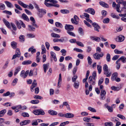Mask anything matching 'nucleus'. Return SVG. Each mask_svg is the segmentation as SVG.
Returning <instances> with one entry per match:
<instances>
[{
  "mask_svg": "<svg viewBox=\"0 0 126 126\" xmlns=\"http://www.w3.org/2000/svg\"><path fill=\"white\" fill-rule=\"evenodd\" d=\"M5 3L6 4L7 6L11 8L13 7V6L12 4L9 1H5Z\"/></svg>",
  "mask_w": 126,
  "mask_h": 126,
  "instance_id": "obj_30",
  "label": "nucleus"
},
{
  "mask_svg": "<svg viewBox=\"0 0 126 126\" xmlns=\"http://www.w3.org/2000/svg\"><path fill=\"white\" fill-rule=\"evenodd\" d=\"M106 59L108 62H109L110 61V56L109 53H107V54Z\"/></svg>",
  "mask_w": 126,
  "mask_h": 126,
  "instance_id": "obj_46",
  "label": "nucleus"
},
{
  "mask_svg": "<svg viewBox=\"0 0 126 126\" xmlns=\"http://www.w3.org/2000/svg\"><path fill=\"white\" fill-rule=\"evenodd\" d=\"M18 80V79L16 78H15L14 79L12 83V85L13 86L15 85L16 84V83L17 81Z\"/></svg>",
  "mask_w": 126,
  "mask_h": 126,
  "instance_id": "obj_57",
  "label": "nucleus"
},
{
  "mask_svg": "<svg viewBox=\"0 0 126 126\" xmlns=\"http://www.w3.org/2000/svg\"><path fill=\"white\" fill-rule=\"evenodd\" d=\"M88 110L92 112H96V110L95 109L91 107H88Z\"/></svg>",
  "mask_w": 126,
  "mask_h": 126,
  "instance_id": "obj_45",
  "label": "nucleus"
},
{
  "mask_svg": "<svg viewBox=\"0 0 126 126\" xmlns=\"http://www.w3.org/2000/svg\"><path fill=\"white\" fill-rule=\"evenodd\" d=\"M16 43L15 41L12 42L11 43V45L12 47L14 49L16 48Z\"/></svg>",
  "mask_w": 126,
  "mask_h": 126,
  "instance_id": "obj_32",
  "label": "nucleus"
},
{
  "mask_svg": "<svg viewBox=\"0 0 126 126\" xmlns=\"http://www.w3.org/2000/svg\"><path fill=\"white\" fill-rule=\"evenodd\" d=\"M101 13L103 17H105L107 14V12L105 10H103L102 11Z\"/></svg>",
  "mask_w": 126,
  "mask_h": 126,
  "instance_id": "obj_48",
  "label": "nucleus"
},
{
  "mask_svg": "<svg viewBox=\"0 0 126 126\" xmlns=\"http://www.w3.org/2000/svg\"><path fill=\"white\" fill-rule=\"evenodd\" d=\"M30 20L32 22V24L33 26H35L36 27H38V26L35 24V21L34 18L32 16L30 18Z\"/></svg>",
  "mask_w": 126,
  "mask_h": 126,
  "instance_id": "obj_21",
  "label": "nucleus"
},
{
  "mask_svg": "<svg viewBox=\"0 0 126 126\" xmlns=\"http://www.w3.org/2000/svg\"><path fill=\"white\" fill-rule=\"evenodd\" d=\"M61 39H58V41L63 42H66L68 41L67 38L66 37H62Z\"/></svg>",
  "mask_w": 126,
  "mask_h": 126,
  "instance_id": "obj_29",
  "label": "nucleus"
},
{
  "mask_svg": "<svg viewBox=\"0 0 126 126\" xmlns=\"http://www.w3.org/2000/svg\"><path fill=\"white\" fill-rule=\"evenodd\" d=\"M89 83L91 85H94L95 84V79H94L92 76H90L88 79Z\"/></svg>",
  "mask_w": 126,
  "mask_h": 126,
  "instance_id": "obj_6",
  "label": "nucleus"
},
{
  "mask_svg": "<svg viewBox=\"0 0 126 126\" xmlns=\"http://www.w3.org/2000/svg\"><path fill=\"white\" fill-rule=\"evenodd\" d=\"M120 60H121L123 63H125L126 62V58L124 56H122L117 61V62H119Z\"/></svg>",
  "mask_w": 126,
  "mask_h": 126,
  "instance_id": "obj_16",
  "label": "nucleus"
},
{
  "mask_svg": "<svg viewBox=\"0 0 126 126\" xmlns=\"http://www.w3.org/2000/svg\"><path fill=\"white\" fill-rule=\"evenodd\" d=\"M65 29L68 31H72L74 29L73 26L71 25L66 24L65 26Z\"/></svg>",
  "mask_w": 126,
  "mask_h": 126,
  "instance_id": "obj_9",
  "label": "nucleus"
},
{
  "mask_svg": "<svg viewBox=\"0 0 126 126\" xmlns=\"http://www.w3.org/2000/svg\"><path fill=\"white\" fill-rule=\"evenodd\" d=\"M74 86L75 88L76 89H78L79 87V83L78 82H74Z\"/></svg>",
  "mask_w": 126,
  "mask_h": 126,
  "instance_id": "obj_50",
  "label": "nucleus"
},
{
  "mask_svg": "<svg viewBox=\"0 0 126 126\" xmlns=\"http://www.w3.org/2000/svg\"><path fill=\"white\" fill-rule=\"evenodd\" d=\"M51 35L52 37L54 38H59L60 36V35L58 34L53 33H51Z\"/></svg>",
  "mask_w": 126,
  "mask_h": 126,
  "instance_id": "obj_35",
  "label": "nucleus"
},
{
  "mask_svg": "<svg viewBox=\"0 0 126 126\" xmlns=\"http://www.w3.org/2000/svg\"><path fill=\"white\" fill-rule=\"evenodd\" d=\"M76 43L78 46L82 47H84V45L83 44L82 42H80L77 41Z\"/></svg>",
  "mask_w": 126,
  "mask_h": 126,
  "instance_id": "obj_58",
  "label": "nucleus"
},
{
  "mask_svg": "<svg viewBox=\"0 0 126 126\" xmlns=\"http://www.w3.org/2000/svg\"><path fill=\"white\" fill-rule=\"evenodd\" d=\"M60 12L63 14H67L69 12V11L67 9H63L60 10Z\"/></svg>",
  "mask_w": 126,
  "mask_h": 126,
  "instance_id": "obj_38",
  "label": "nucleus"
},
{
  "mask_svg": "<svg viewBox=\"0 0 126 126\" xmlns=\"http://www.w3.org/2000/svg\"><path fill=\"white\" fill-rule=\"evenodd\" d=\"M99 3L101 6L105 8H108L109 7V6L108 4L104 1H100L99 2Z\"/></svg>",
  "mask_w": 126,
  "mask_h": 126,
  "instance_id": "obj_13",
  "label": "nucleus"
},
{
  "mask_svg": "<svg viewBox=\"0 0 126 126\" xmlns=\"http://www.w3.org/2000/svg\"><path fill=\"white\" fill-rule=\"evenodd\" d=\"M120 7V4H117L116 5V11L118 12L123 13H126V7H123L120 11L119 8Z\"/></svg>",
  "mask_w": 126,
  "mask_h": 126,
  "instance_id": "obj_2",
  "label": "nucleus"
},
{
  "mask_svg": "<svg viewBox=\"0 0 126 126\" xmlns=\"http://www.w3.org/2000/svg\"><path fill=\"white\" fill-rule=\"evenodd\" d=\"M9 63V60L5 62V64L2 67V69H6L8 66V64Z\"/></svg>",
  "mask_w": 126,
  "mask_h": 126,
  "instance_id": "obj_49",
  "label": "nucleus"
},
{
  "mask_svg": "<svg viewBox=\"0 0 126 126\" xmlns=\"http://www.w3.org/2000/svg\"><path fill=\"white\" fill-rule=\"evenodd\" d=\"M5 7L4 5L2 3L0 4V9L2 10L5 9Z\"/></svg>",
  "mask_w": 126,
  "mask_h": 126,
  "instance_id": "obj_61",
  "label": "nucleus"
},
{
  "mask_svg": "<svg viewBox=\"0 0 126 126\" xmlns=\"http://www.w3.org/2000/svg\"><path fill=\"white\" fill-rule=\"evenodd\" d=\"M25 71L22 70L21 71L20 74V76L23 78H25L26 77H25Z\"/></svg>",
  "mask_w": 126,
  "mask_h": 126,
  "instance_id": "obj_54",
  "label": "nucleus"
},
{
  "mask_svg": "<svg viewBox=\"0 0 126 126\" xmlns=\"http://www.w3.org/2000/svg\"><path fill=\"white\" fill-rule=\"evenodd\" d=\"M74 50L79 52L82 53L83 52V51L82 49L78 48H74Z\"/></svg>",
  "mask_w": 126,
  "mask_h": 126,
  "instance_id": "obj_64",
  "label": "nucleus"
},
{
  "mask_svg": "<svg viewBox=\"0 0 126 126\" xmlns=\"http://www.w3.org/2000/svg\"><path fill=\"white\" fill-rule=\"evenodd\" d=\"M104 55L103 53L101 54H98L96 53H94L93 55L94 58L97 60H99L100 59V58L102 57Z\"/></svg>",
  "mask_w": 126,
  "mask_h": 126,
  "instance_id": "obj_7",
  "label": "nucleus"
},
{
  "mask_svg": "<svg viewBox=\"0 0 126 126\" xmlns=\"http://www.w3.org/2000/svg\"><path fill=\"white\" fill-rule=\"evenodd\" d=\"M106 94V92L104 90H101L100 95L101 96V99L102 100H104L105 98V96Z\"/></svg>",
  "mask_w": 126,
  "mask_h": 126,
  "instance_id": "obj_11",
  "label": "nucleus"
},
{
  "mask_svg": "<svg viewBox=\"0 0 126 126\" xmlns=\"http://www.w3.org/2000/svg\"><path fill=\"white\" fill-rule=\"evenodd\" d=\"M91 39L93 40H95L97 42H99L100 40V38L99 37H98L94 38L93 37H91Z\"/></svg>",
  "mask_w": 126,
  "mask_h": 126,
  "instance_id": "obj_43",
  "label": "nucleus"
},
{
  "mask_svg": "<svg viewBox=\"0 0 126 126\" xmlns=\"http://www.w3.org/2000/svg\"><path fill=\"white\" fill-rule=\"evenodd\" d=\"M20 66H18L16 68L14 75L15 76H16L18 73V72L20 71Z\"/></svg>",
  "mask_w": 126,
  "mask_h": 126,
  "instance_id": "obj_31",
  "label": "nucleus"
},
{
  "mask_svg": "<svg viewBox=\"0 0 126 126\" xmlns=\"http://www.w3.org/2000/svg\"><path fill=\"white\" fill-rule=\"evenodd\" d=\"M118 119L117 117H113L111 118V120L112 121L114 122H117Z\"/></svg>",
  "mask_w": 126,
  "mask_h": 126,
  "instance_id": "obj_62",
  "label": "nucleus"
},
{
  "mask_svg": "<svg viewBox=\"0 0 126 126\" xmlns=\"http://www.w3.org/2000/svg\"><path fill=\"white\" fill-rule=\"evenodd\" d=\"M110 21V19L108 18H106L104 19L103 20V22L104 23H108Z\"/></svg>",
  "mask_w": 126,
  "mask_h": 126,
  "instance_id": "obj_40",
  "label": "nucleus"
},
{
  "mask_svg": "<svg viewBox=\"0 0 126 126\" xmlns=\"http://www.w3.org/2000/svg\"><path fill=\"white\" fill-rule=\"evenodd\" d=\"M18 2L20 5L24 8H26L28 7V5L24 3L21 1H18Z\"/></svg>",
  "mask_w": 126,
  "mask_h": 126,
  "instance_id": "obj_20",
  "label": "nucleus"
},
{
  "mask_svg": "<svg viewBox=\"0 0 126 126\" xmlns=\"http://www.w3.org/2000/svg\"><path fill=\"white\" fill-rule=\"evenodd\" d=\"M77 78L78 76L77 75H74L72 79V81L73 82H75L76 81Z\"/></svg>",
  "mask_w": 126,
  "mask_h": 126,
  "instance_id": "obj_59",
  "label": "nucleus"
},
{
  "mask_svg": "<svg viewBox=\"0 0 126 126\" xmlns=\"http://www.w3.org/2000/svg\"><path fill=\"white\" fill-rule=\"evenodd\" d=\"M111 88L112 90L114 91H118L120 89L119 87H117L114 86H112Z\"/></svg>",
  "mask_w": 126,
  "mask_h": 126,
  "instance_id": "obj_52",
  "label": "nucleus"
},
{
  "mask_svg": "<svg viewBox=\"0 0 126 126\" xmlns=\"http://www.w3.org/2000/svg\"><path fill=\"white\" fill-rule=\"evenodd\" d=\"M39 101L37 99H35L31 101V103L33 104H37L38 103Z\"/></svg>",
  "mask_w": 126,
  "mask_h": 126,
  "instance_id": "obj_55",
  "label": "nucleus"
},
{
  "mask_svg": "<svg viewBox=\"0 0 126 126\" xmlns=\"http://www.w3.org/2000/svg\"><path fill=\"white\" fill-rule=\"evenodd\" d=\"M118 73L115 72L113 73L111 76V79L112 81L115 80L118 76Z\"/></svg>",
  "mask_w": 126,
  "mask_h": 126,
  "instance_id": "obj_17",
  "label": "nucleus"
},
{
  "mask_svg": "<svg viewBox=\"0 0 126 126\" xmlns=\"http://www.w3.org/2000/svg\"><path fill=\"white\" fill-rule=\"evenodd\" d=\"M55 25L57 27L61 28L63 27V26L62 24L58 22H56L55 23Z\"/></svg>",
  "mask_w": 126,
  "mask_h": 126,
  "instance_id": "obj_44",
  "label": "nucleus"
},
{
  "mask_svg": "<svg viewBox=\"0 0 126 126\" xmlns=\"http://www.w3.org/2000/svg\"><path fill=\"white\" fill-rule=\"evenodd\" d=\"M62 81V77L61 75V74H60L59 75V79L58 80V82L57 84V86L58 88L60 87V85L61 84V83H60Z\"/></svg>",
  "mask_w": 126,
  "mask_h": 126,
  "instance_id": "obj_25",
  "label": "nucleus"
},
{
  "mask_svg": "<svg viewBox=\"0 0 126 126\" xmlns=\"http://www.w3.org/2000/svg\"><path fill=\"white\" fill-rule=\"evenodd\" d=\"M3 21L6 25V26L8 28H11L10 24V23L5 19L3 18Z\"/></svg>",
  "mask_w": 126,
  "mask_h": 126,
  "instance_id": "obj_15",
  "label": "nucleus"
},
{
  "mask_svg": "<svg viewBox=\"0 0 126 126\" xmlns=\"http://www.w3.org/2000/svg\"><path fill=\"white\" fill-rule=\"evenodd\" d=\"M32 61L30 60L25 61L22 63V64L23 65L29 64L31 63Z\"/></svg>",
  "mask_w": 126,
  "mask_h": 126,
  "instance_id": "obj_33",
  "label": "nucleus"
},
{
  "mask_svg": "<svg viewBox=\"0 0 126 126\" xmlns=\"http://www.w3.org/2000/svg\"><path fill=\"white\" fill-rule=\"evenodd\" d=\"M111 16L113 18L118 19L120 18V17L118 15H115L114 14L112 13L111 14Z\"/></svg>",
  "mask_w": 126,
  "mask_h": 126,
  "instance_id": "obj_47",
  "label": "nucleus"
},
{
  "mask_svg": "<svg viewBox=\"0 0 126 126\" xmlns=\"http://www.w3.org/2000/svg\"><path fill=\"white\" fill-rule=\"evenodd\" d=\"M74 116L73 114L70 113H68L65 114V117L67 118H73Z\"/></svg>",
  "mask_w": 126,
  "mask_h": 126,
  "instance_id": "obj_19",
  "label": "nucleus"
},
{
  "mask_svg": "<svg viewBox=\"0 0 126 126\" xmlns=\"http://www.w3.org/2000/svg\"><path fill=\"white\" fill-rule=\"evenodd\" d=\"M103 69L104 71V74L105 75H106V76L107 77H110L111 74V72H109L108 69V67L107 65L106 64H104L103 65Z\"/></svg>",
  "mask_w": 126,
  "mask_h": 126,
  "instance_id": "obj_1",
  "label": "nucleus"
},
{
  "mask_svg": "<svg viewBox=\"0 0 126 126\" xmlns=\"http://www.w3.org/2000/svg\"><path fill=\"white\" fill-rule=\"evenodd\" d=\"M31 122V121L29 120H27L23 121L20 123L21 126L29 124Z\"/></svg>",
  "mask_w": 126,
  "mask_h": 126,
  "instance_id": "obj_14",
  "label": "nucleus"
},
{
  "mask_svg": "<svg viewBox=\"0 0 126 126\" xmlns=\"http://www.w3.org/2000/svg\"><path fill=\"white\" fill-rule=\"evenodd\" d=\"M104 125L105 126H113V124L112 122H110L105 123Z\"/></svg>",
  "mask_w": 126,
  "mask_h": 126,
  "instance_id": "obj_42",
  "label": "nucleus"
},
{
  "mask_svg": "<svg viewBox=\"0 0 126 126\" xmlns=\"http://www.w3.org/2000/svg\"><path fill=\"white\" fill-rule=\"evenodd\" d=\"M36 80L35 79H34L33 83H32V85L30 87L31 90L32 92L34 91V88L37 86V84L36 82Z\"/></svg>",
  "mask_w": 126,
  "mask_h": 126,
  "instance_id": "obj_10",
  "label": "nucleus"
},
{
  "mask_svg": "<svg viewBox=\"0 0 126 126\" xmlns=\"http://www.w3.org/2000/svg\"><path fill=\"white\" fill-rule=\"evenodd\" d=\"M39 12L37 14L39 17L40 18H42L43 16V15L46 13V11L44 9H41L39 10L38 11Z\"/></svg>",
  "mask_w": 126,
  "mask_h": 126,
  "instance_id": "obj_5",
  "label": "nucleus"
},
{
  "mask_svg": "<svg viewBox=\"0 0 126 126\" xmlns=\"http://www.w3.org/2000/svg\"><path fill=\"white\" fill-rule=\"evenodd\" d=\"M28 26L29 28V31H34L35 30V28H34L33 27H32V26H31L30 25H28Z\"/></svg>",
  "mask_w": 126,
  "mask_h": 126,
  "instance_id": "obj_63",
  "label": "nucleus"
},
{
  "mask_svg": "<svg viewBox=\"0 0 126 126\" xmlns=\"http://www.w3.org/2000/svg\"><path fill=\"white\" fill-rule=\"evenodd\" d=\"M87 60L88 64L90 65L92 62V61L90 57L89 56L88 57Z\"/></svg>",
  "mask_w": 126,
  "mask_h": 126,
  "instance_id": "obj_51",
  "label": "nucleus"
},
{
  "mask_svg": "<svg viewBox=\"0 0 126 126\" xmlns=\"http://www.w3.org/2000/svg\"><path fill=\"white\" fill-rule=\"evenodd\" d=\"M49 65V63L44 64H43V67L45 73L46 72L47 70L48 69V68Z\"/></svg>",
  "mask_w": 126,
  "mask_h": 126,
  "instance_id": "obj_22",
  "label": "nucleus"
},
{
  "mask_svg": "<svg viewBox=\"0 0 126 126\" xmlns=\"http://www.w3.org/2000/svg\"><path fill=\"white\" fill-rule=\"evenodd\" d=\"M15 23L16 25H17V28L20 29L21 28V24L20 23V22H18L17 20H16L15 21Z\"/></svg>",
  "mask_w": 126,
  "mask_h": 126,
  "instance_id": "obj_36",
  "label": "nucleus"
},
{
  "mask_svg": "<svg viewBox=\"0 0 126 126\" xmlns=\"http://www.w3.org/2000/svg\"><path fill=\"white\" fill-rule=\"evenodd\" d=\"M86 12L90 13L92 15H94L95 13V11L94 9L91 8H89L85 10Z\"/></svg>",
  "mask_w": 126,
  "mask_h": 126,
  "instance_id": "obj_12",
  "label": "nucleus"
},
{
  "mask_svg": "<svg viewBox=\"0 0 126 126\" xmlns=\"http://www.w3.org/2000/svg\"><path fill=\"white\" fill-rule=\"evenodd\" d=\"M97 68L98 73L100 74L102 71L101 66L100 65H97Z\"/></svg>",
  "mask_w": 126,
  "mask_h": 126,
  "instance_id": "obj_37",
  "label": "nucleus"
},
{
  "mask_svg": "<svg viewBox=\"0 0 126 126\" xmlns=\"http://www.w3.org/2000/svg\"><path fill=\"white\" fill-rule=\"evenodd\" d=\"M22 115L24 117H28L29 116V114L28 113L26 112L23 113L22 114Z\"/></svg>",
  "mask_w": 126,
  "mask_h": 126,
  "instance_id": "obj_56",
  "label": "nucleus"
},
{
  "mask_svg": "<svg viewBox=\"0 0 126 126\" xmlns=\"http://www.w3.org/2000/svg\"><path fill=\"white\" fill-rule=\"evenodd\" d=\"M33 112L35 115H44L45 113L43 110L42 109H39L33 110Z\"/></svg>",
  "mask_w": 126,
  "mask_h": 126,
  "instance_id": "obj_3",
  "label": "nucleus"
},
{
  "mask_svg": "<svg viewBox=\"0 0 126 126\" xmlns=\"http://www.w3.org/2000/svg\"><path fill=\"white\" fill-rule=\"evenodd\" d=\"M91 119V118L88 117H84L83 119L84 121L87 123L90 122Z\"/></svg>",
  "mask_w": 126,
  "mask_h": 126,
  "instance_id": "obj_41",
  "label": "nucleus"
},
{
  "mask_svg": "<svg viewBox=\"0 0 126 126\" xmlns=\"http://www.w3.org/2000/svg\"><path fill=\"white\" fill-rule=\"evenodd\" d=\"M114 52L116 54H121L123 53L122 51H119L117 49H115L114 50Z\"/></svg>",
  "mask_w": 126,
  "mask_h": 126,
  "instance_id": "obj_53",
  "label": "nucleus"
},
{
  "mask_svg": "<svg viewBox=\"0 0 126 126\" xmlns=\"http://www.w3.org/2000/svg\"><path fill=\"white\" fill-rule=\"evenodd\" d=\"M92 25L94 27V30L98 32H99V29H100V27L98 24L95 22H94L92 23Z\"/></svg>",
  "mask_w": 126,
  "mask_h": 126,
  "instance_id": "obj_8",
  "label": "nucleus"
},
{
  "mask_svg": "<svg viewBox=\"0 0 126 126\" xmlns=\"http://www.w3.org/2000/svg\"><path fill=\"white\" fill-rule=\"evenodd\" d=\"M48 112L50 115H56L57 114L56 111L51 110H49Z\"/></svg>",
  "mask_w": 126,
  "mask_h": 126,
  "instance_id": "obj_26",
  "label": "nucleus"
},
{
  "mask_svg": "<svg viewBox=\"0 0 126 126\" xmlns=\"http://www.w3.org/2000/svg\"><path fill=\"white\" fill-rule=\"evenodd\" d=\"M42 50L41 52L42 54H43L44 53H46V50L44 45H42Z\"/></svg>",
  "mask_w": 126,
  "mask_h": 126,
  "instance_id": "obj_39",
  "label": "nucleus"
},
{
  "mask_svg": "<svg viewBox=\"0 0 126 126\" xmlns=\"http://www.w3.org/2000/svg\"><path fill=\"white\" fill-rule=\"evenodd\" d=\"M67 33L70 35L72 36L73 37L75 36V34L72 32L70 31H68L67 32Z\"/></svg>",
  "mask_w": 126,
  "mask_h": 126,
  "instance_id": "obj_60",
  "label": "nucleus"
},
{
  "mask_svg": "<svg viewBox=\"0 0 126 126\" xmlns=\"http://www.w3.org/2000/svg\"><path fill=\"white\" fill-rule=\"evenodd\" d=\"M50 53L51 56L53 58L55 61L56 62L57 60L55 53L53 51H51Z\"/></svg>",
  "mask_w": 126,
  "mask_h": 126,
  "instance_id": "obj_23",
  "label": "nucleus"
},
{
  "mask_svg": "<svg viewBox=\"0 0 126 126\" xmlns=\"http://www.w3.org/2000/svg\"><path fill=\"white\" fill-rule=\"evenodd\" d=\"M25 40V36L23 35H20L19 37V40L21 42H23Z\"/></svg>",
  "mask_w": 126,
  "mask_h": 126,
  "instance_id": "obj_27",
  "label": "nucleus"
},
{
  "mask_svg": "<svg viewBox=\"0 0 126 126\" xmlns=\"http://www.w3.org/2000/svg\"><path fill=\"white\" fill-rule=\"evenodd\" d=\"M21 17L24 20L28 21H29V20L27 16L25 14L23 13Z\"/></svg>",
  "mask_w": 126,
  "mask_h": 126,
  "instance_id": "obj_24",
  "label": "nucleus"
},
{
  "mask_svg": "<svg viewBox=\"0 0 126 126\" xmlns=\"http://www.w3.org/2000/svg\"><path fill=\"white\" fill-rule=\"evenodd\" d=\"M6 110L5 109H3L0 111V117H1L4 115L6 112Z\"/></svg>",
  "mask_w": 126,
  "mask_h": 126,
  "instance_id": "obj_34",
  "label": "nucleus"
},
{
  "mask_svg": "<svg viewBox=\"0 0 126 126\" xmlns=\"http://www.w3.org/2000/svg\"><path fill=\"white\" fill-rule=\"evenodd\" d=\"M105 107L107 108L109 111L110 112H112L113 111V108L111 106H108L107 104H105L104 105Z\"/></svg>",
  "mask_w": 126,
  "mask_h": 126,
  "instance_id": "obj_18",
  "label": "nucleus"
},
{
  "mask_svg": "<svg viewBox=\"0 0 126 126\" xmlns=\"http://www.w3.org/2000/svg\"><path fill=\"white\" fill-rule=\"evenodd\" d=\"M119 39V42H121L123 41L125 39V37L123 35H120L118 37Z\"/></svg>",
  "mask_w": 126,
  "mask_h": 126,
  "instance_id": "obj_28",
  "label": "nucleus"
},
{
  "mask_svg": "<svg viewBox=\"0 0 126 126\" xmlns=\"http://www.w3.org/2000/svg\"><path fill=\"white\" fill-rule=\"evenodd\" d=\"M71 21L72 23L75 25H77L79 23V18L77 15H75L74 17V18H71Z\"/></svg>",
  "mask_w": 126,
  "mask_h": 126,
  "instance_id": "obj_4",
  "label": "nucleus"
}]
</instances>
